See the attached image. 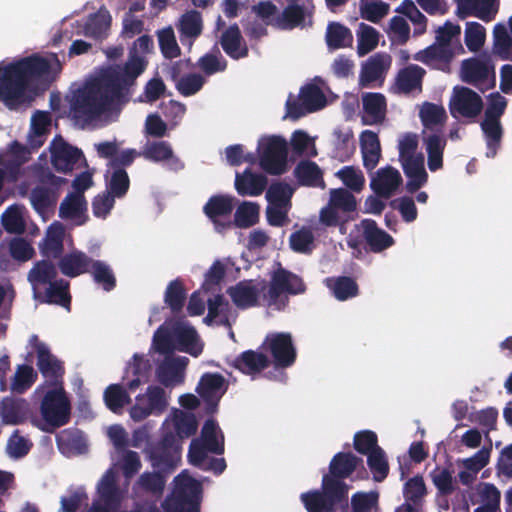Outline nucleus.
<instances>
[{
	"mask_svg": "<svg viewBox=\"0 0 512 512\" xmlns=\"http://www.w3.org/2000/svg\"><path fill=\"white\" fill-rule=\"evenodd\" d=\"M208 313L204 318V322L210 325L218 318L219 325H227L229 323L228 313L230 312V304L223 295L217 294L207 301Z\"/></svg>",
	"mask_w": 512,
	"mask_h": 512,
	"instance_id": "nucleus-49",
	"label": "nucleus"
},
{
	"mask_svg": "<svg viewBox=\"0 0 512 512\" xmlns=\"http://www.w3.org/2000/svg\"><path fill=\"white\" fill-rule=\"evenodd\" d=\"M201 442L209 452L221 455L224 453V435L214 419H207L201 429Z\"/></svg>",
	"mask_w": 512,
	"mask_h": 512,
	"instance_id": "nucleus-41",
	"label": "nucleus"
},
{
	"mask_svg": "<svg viewBox=\"0 0 512 512\" xmlns=\"http://www.w3.org/2000/svg\"><path fill=\"white\" fill-rule=\"evenodd\" d=\"M314 241V234L309 227H302L289 237L290 248L301 254H311L315 248Z\"/></svg>",
	"mask_w": 512,
	"mask_h": 512,
	"instance_id": "nucleus-56",
	"label": "nucleus"
},
{
	"mask_svg": "<svg viewBox=\"0 0 512 512\" xmlns=\"http://www.w3.org/2000/svg\"><path fill=\"white\" fill-rule=\"evenodd\" d=\"M197 393L205 403V412L214 414L220 402V399L226 391L225 379L219 373H204L198 386Z\"/></svg>",
	"mask_w": 512,
	"mask_h": 512,
	"instance_id": "nucleus-19",
	"label": "nucleus"
},
{
	"mask_svg": "<svg viewBox=\"0 0 512 512\" xmlns=\"http://www.w3.org/2000/svg\"><path fill=\"white\" fill-rule=\"evenodd\" d=\"M392 64V57L384 52L370 56L361 66L359 85L363 88L373 87L378 82L381 86Z\"/></svg>",
	"mask_w": 512,
	"mask_h": 512,
	"instance_id": "nucleus-20",
	"label": "nucleus"
},
{
	"mask_svg": "<svg viewBox=\"0 0 512 512\" xmlns=\"http://www.w3.org/2000/svg\"><path fill=\"white\" fill-rule=\"evenodd\" d=\"M271 361L263 353L254 350H246L232 361L231 366L243 374L256 375L268 368Z\"/></svg>",
	"mask_w": 512,
	"mask_h": 512,
	"instance_id": "nucleus-34",
	"label": "nucleus"
},
{
	"mask_svg": "<svg viewBox=\"0 0 512 512\" xmlns=\"http://www.w3.org/2000/svg\"><path fill=\"white\" fill-rule=\"evenodd\" d=\"M419 117L426 129H433L443 126L447 120V114L443 106L431 102H425L420 111Z\"/></svg>",
	"mask_w": 512,
	"mask_h": 512,
	"instance_id": "nucleus-52",
	"label": "nucleus"
},
{
	"mask_svg": "<svg viewBox=\"0 0 512 512\" xmlns=\"http://www.w3.org/2000/svg\"><path fill=\"white\" fill-rule=\"evenodd\" d=\"M293 173L300 186L325 188L323 171L314 161H299Z\"/></svg>",
	"mask_w": 512,
	"mask_h": 512,
	"instance_id": "nucleus-39",
	"label": "nucleus"
},
{
	"mask_svg": "<svg viewBox=\"0 0 512 512\" xmlns=\"http://www.w3.org/2000/svg\"><path fill=\"white\" fill-rule=\"evenodd\" d=\"M357 209L355 196L346 188H332L329 200L319 212V220L326 227H336L344 220L342 215H348Z\"/></svg>",
	"mask_w": 512,
	"mask_h": 512,
	"instance_id": "nucleus-8",
	"label": "nucleus"
},
{
	"mask_svg": "<svg viewBox=\"0 0 512 512\" xmlns=\"http://www.w3.org/2000/svg\"><path fill=\"white\" fill-rule=\"evenodd\" d=\"M202 485L186 472L174 478V488L162 502V512H200Z\"/></svg>",
	"mask_w": 512,
	"mask_h": 512,
	"instance_id": "nucleus-4",
	"label": "nucleus"
},
{
	"mask_svg": "<svg viewBox=\"0 0 512 512\" xmlns=\"http://www.w3.org/2000/svg\"><path fill=\"white\" fill-rule=\"evenodd\" d=\"M62 70L56 53L32 54L7 65L0 64V102L15 110L28 102L27 91L36 82H51Z\"/></svg>",
	"mask_w": 512,
	"mask_h": 512,
	"instance_id": "nucleus-1",
	"label": "nucleus"
},
{
	"mask_svg": "<svg viewBox=\"0 0 512 512\" xmlns=\"http://www.w3.org/2000/svg\"><path fill=\"white\" fill-rule=\"evenodd\" d=\"M267 186V178L262 174L253 173L246 169L243 173H236L235 189L241 196H259Z\"/></svg>",
	"mask_w": 512,
	"mask_h": 512,
	"instance_id": "nucleus-38",
	"label": "nucleus"
},
{
	"mask_svg": "<svg viewBox=\"0 0 512 512\" xmlns=\"http://www.w3.org/2000/svg\"><path fill=\"white\" fill-rule=\"evenodd\" d=\"M481 129L485 136L488 158H494L497 155L498 149L501 146L503 137V128L500 120L486 119L481 123Z\"/></svg>",
	"mask_w": 512,
	"mask_h": 512,
	"instance_id": "nucleus-45",
	"label": "nucleus"
},
{
	"mask_svg": "<svg viewBox=\"0 0 512 512\" xmlns=\"http://www.w3.org/2000/svg\"><path fill=\"white\" fill-rule=\"evenodd\" d=\"M148 458L155 470L171 474L181 460V446L173 432L164 433L161 439L148 448Z\"/></svg>",
	"mask_w": 512,
	"mask_h": 512,
	"instance_id": "nucleus-7",
	"label": "nucleus"
},
{
	"mask_svg": "<svg viewBox=\"0 0 512 512\" xmlns=\"http://www.w3.org/2000/svg\"><path fill=\"white\" fill-rule=\"evenodd\" d=\"M259 210L260 207L255 202H242L234 213L232 226L234 225L242 229L254 226L259 221Z\"/></svg>",
	"mask_w": 512,
	"mask_h": 512,
	"instance_id": "nucleus-51",
	"label": "nucleus"
},
{
	"mask_svg": "<svg viewBox=\"0 0 512 512\" xmlns=\"http://www.w3.org/2000/svg\"><path fill=\"white\" fill-rule=\"evenodd\" d=\"M51 163L56 171L69 173L84 159L83 152L67 143L61 136L53 139L50 145Z\"/></svg>",
	"mask_w": 512,
	"mask_h": 512,
	"instance_id": "nucleus-18",
	"label": "nucleus"
},
{
	"mask_svg": "<svg viewBox=\"0 0 512 512\" xmlns=\"http://www.w3.org/2000/svg\"><path fill=\"white\" fill-rule=\"evenodd\" d=\"M363 115L365 125L382 123L386 117L387 101L383 94L368 92L362 95Z\"/></svg>",
	"mask_w": 512,
	"mask_h": 512,
	"instance_id": "nucleus-26",
	"label": "nucleus"
},
{
	"mask_svg": "<svg viewBox=\"0 0 512 512\" xmlns=\"http://www.w3.org/2000/svg\"><path fill=\"white\" fill-rule=\"evenodd\" d=\"M69 282L64 279H57L48 284L45 290H39L33 294L35 300L41 303L56 304L70 310L71 295L69 293Z\"/></svg>",
	"mask_w": 512,
	"mask_h": 512,
	"instance_id": "nucleus-27",
	"label": "nucleus"
},
{
	"mask_svg": "<svg viewBox=\"0 0 512 512\" xmlns=\"http://www.w3.org/2000/svg\"><path fill=\"white\" fill-rule=\"evenodd\" d=\"M512 51V38L506 26L502 23L495 25L493 30V53L501 60H507Z\"/></svg>",
	"mask_w": 512,
	"mask_h": 512,
	"instance_id": "nucleus-57",
	"label": "nucleus"
},
{
	"mask_svg": "<svg viewBox=\"0 0 512 512\" xmlns=\"http://www.w3.org/2000/svg\"><path fill=\"white\" fill-rule=\"evenodd\" d=\"M178 29L181 35L188 38L196 39L199 37L203 30L201 13L197 10H191L183 14Z\"/></svg>",
	"mask_w": 512,
	"mask_h": 512,
	"instance_id": "nucleus-58",
	"label": "nucleus"
},
{
	"mask_svg": "<svg viewBox=\"0 0 512 512\" xmlns=\"http://www.w3.org/2000/svg\"><path fill=\"white\" fill-rule=\"evenodd\" d=\"M263 346L271 354L276 368H288L292 366L297 357L292 335L288 332H275L266 336Z\"/></svg>",
	"mask_w": 512,
	"mask_h": 512,
	"instance_id": "nucleus-13",
	"label": "nucleus"
},
{
	"mask_svg": "<svg viewBox=\"0 0 512 512\" xmlns=\"http://www.w3.org/2000/svg\"><path fill=\"white\" fill-rule=\"evenodd\" d=\"M463 82L478 88L481 92L495 86V65L491 55L482 53L463 60L461 65Z\"/></svg>",
	"mask_w": 512,
	"mask_h": 512,
	"instance_id": "nucleus-6",
	"label": "nucleus"
},
{
	"mask_svg": "<svg viewBox=\"0 0 512 512\" xmlns=\"http://www.w3.org/2000/svg\"><path fill=\"white\" fill-rule=\"evenodd\" d=\"M27 278L33 294H36L43 286L57 280V267L50 259L37 261L28 272Z\"/></svg>",
	"mask_w": 512,
	"mask_h": 512,
	"instance_id": "nucleus-37",
	"label": "nucleus"
},
{
	"mask_svg": "<svg viewBox=\"0 0 512 512\" xmlns=\"http://www.w3.org/2000/svg\"><path fill=\"white\" fill-rule=\"evenodd\" d=\"M141 155L151 162H162L174 157L170 143L164 140L147 142Z\"/></svg>",
	"mask_w": 512,
	"mask_h": 512,
	"instance_id": "nucleus-62",
	"label": "nucleus"
},
{
	"mask_svg": "<svg viewBox=\"0 0 512 512\" xmlns=\"http://www.w3.org/2000/svg\"><path fill=\"white\" fill-rule=\"evenodd\" d=\"M299 100L303 102L308 113L318 111L327 104L326 96L316 84H306L300 89Z\"/></svg>",
	"mask_w": 512,
	"mask_h": 512,
	"instance_id": "nucleus-47",
	"label": "nucleus"
},
{
	"mask_svg": "<svg viewBox=\"0 0 512 512\" xmlns=\"http://www.w3.org/2000/svg\"><path fill=\"white\" fill-rule=\"evenodd\" d=\"M196 66L205 76L209 77L226 71L228 61L221 54L219 48L214 46L198 59Z\"/></svg>",
	"mask_w": 512,
	"mask_h": 512,
	"instance_id": "nucleus-44",
	"label": "nucleus"
},
{
	"mask_svg": "<svg viewBox=\"0 0 512 512\" xmlns=\"http://www.w3.org/2000/svg\"><path fill=\"white\" fill-rule=\"evenodd\" d=\"M186 291L180 279L172 280L165 291L164 301L173 313H179L185 304Z\"/></svg>",
	"mask_w": 512,
	"mask_h": 512,
	"instance_id": "nucleus-59",
	"label": "nucleus"
},
{
	"mask_svg": "<svg viewBox=\"0 0 512 512\" xmlns=\"http://www.w3.org/2000/svg\"><path fill=\"white\" fill-rule=\"evenodd\" d=\"M453 56L454 53L451 47H444V45L435 42L427 48L418 51L414 55V59L432 69H444V67H448Z\"/></svg>",
	"mask_w": 512,
	"mask_h": 512,
	"instance_id": "nucleus-32",
	"label": "nucleus"
},
{
	"mask_svg": "<svg viewBox=\"0 0 512 512\" xmlns=\"http://www.w3.org/2000/svg\"><path fill=\"white\" fill-rule=\"evenodd\" d=\"M295 189L283 181L273 182L266 191V199L269 204L274 206H285L291 208V199Z\"/></svg>",
	"mask_w": 512,
	"mask_h": 512,
	"instance_id": "nucleus-50",
	"label": "nucleus"
},
{
	"mask_svg": "<svg viewBox=\"0 0 512 512\" xmlns=\"http://www.w3.org/2000/svg\"><path fill=\"white\" fill-rule=\"evenodd\" d=\"M153 346L160 354H169L175 350L174 322L158 327L153 336Z\"/></svg>",
	"mask_w": 512,
	"mask_h": 512,
	"instance_id": "nucleus-53",
	"label": "nucleus"
},
{
	"mask_svg": "<svg viewBox=\"0 0 512 512\" xmlns=\"http://www.w3.org/2000/svg\"><path fill=\"white\" fill-rule=\"evenodd\" d=\"M259 165L269 175L279 176L288 170V142L280 135L264 136L258 143Z\"/></svg>",
	"mask_w": 512,
	"mask_h": 512,
	"instance_id": "nucleus-5",
	"label": "nucleus"
},
{
	"mask_svg": "<svg viewBox=\"0 0 512 512\" xmlns=\"http://www.w3.org/2000/svg\"><path fill=\"white\" fill-rule=\"evenodd\" d=\"M449 108L453 117L475 118L483 109V101L471 88L455 86Z\"/></svg>",
	"mask_w": 512,
	"mask_h": 512,
	"instance_id": "nucleus-16",
	"label": "nucleus"
},
{
	"mask_svg": "<svg viewBox=\"0 0 512 512\" xmlns=\"http://www.w3.org/2000/svg\"><path fill=\"white\" fill-rule=\"evenodd\" d=\"M40 412L43 420L58 428L70 421L71 405L63 387L48 390L42 398Z\"/></svg>",
	"mask_w": 512,
	"mask_h": 512,
	"instance_id": "nucleus-10",
	"label": "nucleus"
},
{
	"mask_svg": "<svg viewBox=\"0 0 512 512\" xmlns=\"http://www.w3.org/2000/svg\"><path fill=\"white\" fill-rule=\"evenodd\" d=\"M499 0H457L458 16L462 19L474 16L484 22H491L499 11Z\"/></svg>",
	"mask_w": 512,
	"mask_h": 512,
	"instance_id": "nucleus-22",
	"label": "nucleus"
},
{
	"mask_svg": "<svg viewBox=\"0 0 512 512\" xmlns=\"http://www.w3.org/2000/svg\"><path fill=\"white\" fill-rule=\"evenodd\" d=\"M111 22L109 11L106 8H100L96 13L89 15L84 25V34L94 39H102L107 36Z\"/></svg>",
	"mask_w": 512,
	"mask_h": 512,
	"instance_id": "nucleus-40",
	"label": "nucleus"
},
{
	"mask_svg": "<svg viewBox=\"0 0 512 512\" xmlns=\"http://www.w3.org/2000/svg\"><path fill=\"white\" fill-rule=\"evenodd\" d=\"M87 211V201L84 195L69 193L59 207V217L62 219H79Z\"/></svg>",
	"mask_w": 512,
	"mask_h": 512,
	"instance_id": "nucleus-46",
	"label": "nucleus"
},
{
	"mask_svg": "<svg viewBox=\"0 0 512 512\" xmlns=\"http://www.w3.org/2000/svg\"><path fill=\"white\" fill-rule=\"evenodd\" d=\"M104 401L109 410L117 413L130 402V397L119 384H111L105 389Z\"/></svg>",
	"mask_w": 512,
	"mask_h": 512,
	"instance_id": "nucleus-64",
	"label": "nucleus"
},
{
	"mask_svg": "<svg viewBox=\"0 0 512 512\" xmlns=\"http://www.w3.org/2000/svg\"><path fill=\"white\" fill-rule=\"evenodd\" d=\"M425 74L426 71L418 65L410 64L404 67L397 73L392 92L408 94L414 90H421Z\"/></svg>",
	"mask_w": 512,
	"mask_h": 512,
	"instance_id": "nucleus-29",
	"label": "nucleus"
},
{
	"mask_svg": "<svg viewBox=\"0 0 512 512\" xmlns=\"http://www.w3.org/2000/svg\"><path fill=\"white\" fill-rule=\"evenodd\" d=\"M401 162L405 176L408 178L406 189L409 193H415L428 180V174L424 167V156L417 154L414 158L399 160Z\"/></svg>",
	"mask_w": 512,
	"mask_h": 512,
	"instance_id": "nucleus-31",
	"label": "nucleus"
},
{
	"mask_svg": "<svg viewBox=\"0 0 512 512\" xmlns=\"http://www.w3.org/2000/svg\"><path fill=\"white\" fill-rule=\"evenodd\" d=\"M66 179L49 173L41 183L35 186L30 192V201L34 210L44 217L53 213L59 196L60 188L66 183Z\"/></svg>",
	"mask_w": 512,
	"mask_h": 512,
	"instance_id": "nucleus-11",
	"label": "nucleus"
},
{
	"mask_svg": "<svg viewBox=\"0 0 512 512\" xmlns=\"http://www.w3.org/2000/svg\"><path fill=\"white\" fill-rule=\"evenodd\" d=\"M306 9L303 5H288L277 18L282 29H293L304 24Z\"/></svg>",
	"mask_w": 512,
	"mask_h": 512,
	"instance_id": "nucleus-60",
	"label": "nucleus"
},
{
	"mask_svg": "<svg viewBox=\"0 0 512 512\" xmlns=\"http://www.w3.org/2000/svg\"><path fill=\"white\" fill-rule=\"evenodd\" d=\"M218 42L224 53L233 60L246 58L249 55L248 45L237 23L226 27Z\"/></svg>",
	"mask_w": 512,
	"mask_h": 512,
	"instance_id": "nucleus-23",
	"label": "nucleus"
},
{
	"mask_svg": "<svg viewBox=\"0 0 512 512\" xmlns=\"http://www.w3.org/2000/svg\"><path fill=\"white\" fill-rule=\"evenodd\" d=\"M64 227L61 223L51 224L40 244L41 254L47 259H60L64 251Z\"/></svg>",
	"mask_w": 512,
	"mask_h": 512,
	"instance_id": "nucleus-36",
	"label": "nucleus"
},
{
	"mask_svg": "<svg viewBox=\"0 0 512 512\" xmlns=\"http://www.w3.org/2000/svg\"><path fill=\"white\" fill-rule=\"evenodd\" d=\"M166 477L167 474L158 470L146 471L139 476L134 484V489L153 496H161L165 488Z\"/></svg>",
	"mask_w": 512,
	"mask_h": 512,
	"instance_id": "nucleus-43",
	"label": "nucleus"
},
{
	"mask_svg": "<svg viewBox=\"0 0 512 512\" xmlns=\"http://www.w3.org/2000/svg\"><path fill=\"white\" fill-rule=\"evenodd\" d=\"M379 42L378 31L365 23H360L357 30V53L359 56H365L373 51Z\"/></svg>",
	"mask_w": 512,
	"mask_h": 512,
	"instance_id": "nucleus-54",
	"label": "nucleus"
},
{
	"mask_svg": "<svg viewBox=\"0 0 512 512\" xmlns=\"http://www.w3.org/2000/svg\"><path fill=\"white\" fill-rule=\"evenodd\" d=\"M265 280L245 279L227 289V294L239 309L259 306L260 295L266 290Z\"/></svg>",
	"mask_w": 512,
	"mask_h": 512,
	"instance_id": "nucleus-15",
	"label": "nucleus"
},
{
	"mask_svg": "<svg viewBox=\"0 0 512 512\" xmlns=\"http://www.w3.org/2000/svg\"><path fill=\"white\" fill-rule=\"evenodd\" d=\"M305 289L306 286L300 276L280 267L271 276L267 291L269 304H275L283 293L297 295L303 293Z\"/></svg>",
	"mask_w": 512,
	"mask_h": 512,
	"instance_id": "nucleus-17",
	"label": "nucleus"
},
{
	"mask_svg": "<svg viewBox=\"0 0 512 512\" xmlns=\"http://www.w3.org/2000/svg\"><path fill=\"white\" fill-rule=\"evenodd\" d=\"M95 283L110 292L116 287V277L111 267L103 261L93 260L90 272Z\"/></svg>",
	"mask_w": 512,
	"mask_h": 512,
	"instance_id": "nucleus-55",
	"label": "nucleus"
},
{
	"mask_svg": "<svg viewBox=\"0 0 512 512\" xmlns=\"http://www.w3.org/2000/svg\"><path fill=\"white\" fill-rule=\"evenodd\" d=\"M325 40L330 50L350 47L353 42L351 30L339 22H330L327 25Z\"/></svg>",
	"mask_w": 512,
	"mask_h": 512,
	"instance_id": "nucleus-42",
	"label": "nucleus"
},
{
	"mask_svg": "<svg viewBox=\"0 0 512 512\" xmlns=\"http://www.w3.org/2000/svg\"><path fill=\"white\" fill-rule=\"evenodd\" d=\"M367 464L373 474L374 481L382 482L388 476L389 465L381 447H377L367 455Z\"/></svg>",
	"mask_w": 512,
	"mask_h": 512,
	"instance_id": "nucleus-63",
	"label": "nucleus"
},
{
	"mask_svg": "<svg viewBox=\"0 0 512 512\" xmlns=\"http://www.w3.org/2000/svg\"><path fill=\"white\" fill-rule=\"evenodd\" d=\"M127 83L118 71L107 68L99 77L73 93L70 100L73 117L94 120L109 111L114 102L127 103L133 93Z\"/></svg>",
	"mask_w": 512,
	"mask_h": 512,
	"instance_id": "nucleus-3",
	"label": "nucleus"
},
{
	"mask_svg": "<svg viewBox=\"0 0 512 512\" xmlns=\"http://www.w3.org/2000/svg\"><path fill=\"white\" fill-rule=\"evenodd\" d=\"M93 260L85 252L75 249L59 259L58 268L63 275L75 278L89 273Z\"/></svg>",
	"mask_w": 512,
	"mask_h": 512,
	"instance_id": "nucleus-28",
	"label": "nucleus"
},
{
	"mask_svg": "<svg viewBox=\"0 0 512 512\" xmlns=\"http://www.w3.org/2000/svg\"><path fill=\"white\" fill-rule=\"evenodd\" d=\"M401 183L400 172L392 166H386L377 171L370 186L377 196L387 199L392 196Z\"/></svg>",
	"mask_w": 512,
	"mask_h": 512,
	"instance_id": "nucleus-25",
	"label": "nucleus"
},
{
	"mask_svg": "<svg viewBox=\"0 0 512 512\" xmlns=\"http://www.w3.org/2000/svg\"><path fill=\"white\" fill-rule=\"evenodd\" d=\"M361 466L367 476L363 459L351 452H338L330 461L329 473L322 478L321 490L302 493L300 498L308 512H337L348 507L349 486L345 479Z\"/></svg>",
	"mask_w": 512,
	"mask_h": 512,
	"instance_id": "nucleus-2",
	"label": "nucleus"
},
{
	"mask_svg": "<svg viewBox=\"0 0 512 512\" xmlns=\"http://www.w3.org/2000/svg\"><path fill=\"white\" fill-rule=\"evenodd\" d=\"M37 367L41 374L54 385L61 382L65 372L62 362L44 345L37 348Z\"/></svg>",
	"mask_w": 512,
	"mask_h": 512,
	"instance_id": "nucleus-33",
	"label": "nucleus"
},
{
	"mask_svg": "<svg viewBox=\"0 0 512 512\" xmlns=\"http://www.w3.org/2000/svg\"><path fill=\"white\" fill-rule=\"evenodd\" d=\"M361 227L362 236L370 252L381 253L394 245V238L379 228L375 220L363 219Z\"/></svg>",
	"mask_w": 512,
	"mask_h": 512,
	"instance_id": "nucleus-24",
	"label": "nucleus"
},
{
	"mask_svg": "<svg viewBox=\"0 0 512 512\" xmlns=\"http://www.w3.org/2000/svg\"><path fill=\"white\" fill-rule=\"evenodd\" d=\"M154 49V42L151 36L142 35L137 38L132 47L129 50L128 60L124 65H116L110 67L112 70H116L127 79V86L132 89L136 84L137 78L145 71L148 61L145 59L143 54L151 53Z\"/></svg>",
	"mask_w": 512,
	"mask_h": 512,
	"instance_id": "nucleus-9",
	"label": "nucleus"
},
{
	"mask_svg": "<svg viewBox=\"0 0 512 512\" xmlns=\"http://www.w3.org/2000/svg\"><path fill=\"white\" fill-rule=\"evenodd\" d=\"M36 379L37 373L32 366L26 364L19 365L11 382V390L22 394L31 388Z\"/></svg>",
	"mask_w": 512,
	"mask_h": 512,
	"instance_id": "nucleus-61",
	"label": "nucleus"
},
{
	"mask_svg": "<svg viewBox=\"0 0 512 512\" xmlns=\"http://www.w3.org/2000/svg\"><path fill=\"white\" fill-rule=\"evenodd\" d=\"M97 494L100 502L112 510H119L127 495V489L121 488L117 482V472L109 468L97 483Z\"/></svg>",
	"mask_w": 512,
	"mask_h": 512,
	"instance_id": "nucleus-21",
	"label": "nucleus"
},
{
	"mask_svg": "<svg viewBox=\"0 0 512 512\" xmlns=\"http://www.w3.org/2000/svg\"><path fill=\"white\" fill-rule=\"evenodd\" d=\"M235 203V197L227 194H217L211 196L204 205L203 212L213 223L217 232L222 233L232 227L230 217Z\"/></svg>",
	"mask_w": 512,
	"mask_h": 512,
	"instance_id": "nucleus-14",
	"label": "nucleus"
},
{
	"mask_svg": "<svg viewBox=\"0 0 512 512\" xmlns=\"http://www.w3.org/2000/svg\"><path fill=\"white\" fill-rule=\"evenodd\" d=\"M327 286L332 290L336 299L345 301L358 295L359 288L356 281L348 276L328 278Z\"/></svg>",
	"mask_w": 512,
	"mask_h": 512,
	"instance_id": "nucleus-48",
	"label": "nucleus"
},
{
	"mask_svg": "<svg viewBox=\"0 0 512 512\" xmlns=\"http://www.w3.org/2000/svg\"><path fill=\"white\" fill-rule=\"evenodd\" d=\"M188 363L186 357L166 358L156 370L158 381L165 387L179 384L183 381V370Z\"/></svg>",
	"mask_w": 512,
	"mask_h": 512,
	"instance_id": "nucleus-35",
	"label": "nucleus"
},
{
	"mask_svg": "<svg viewBox=\"0 0 512 512\" xmlns=\"http://www.w3.org/2000/svg\"><path fill=\"white\" fill-rule=\"evenodd\" d=\"M165 391L160 386L151 385L145 394L136 397V403L130 409L134 421H142L150 415H161L167 408Z\"/></svg>",
	"mask_w": 512,
	"mask_h": 512,
	"instance_id": "nucleus-12",
	"label": "nucleus"
},
{
	"mask_svg": "<svg viewBox=\"0 0 512 512\" xmlns=\"http://www.w3.org/2000/svg\"><path fill=\"white\" fill-rule=\"evenodd\" d=\"M175 350L198 357L203 351L197 331L192 326L174 322Z\"/></svg>",
	"mask_w": 512,
	"mask_h": 512,
	"instance_id": "nucleus-30",
	"label": "nucleus"
}]
</instances>
